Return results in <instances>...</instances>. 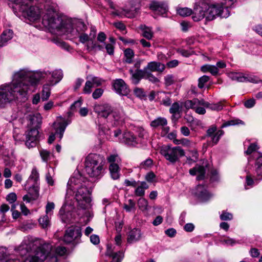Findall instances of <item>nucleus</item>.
Segmentation results:
<instances>
[{"label":"nucleus","instance_id":"obj_1","mask_svg":"<svg viewBox=\"0 0 262 262\" xmlns=\"http://www.w3.org/2000/svg\"><path fill=\"white\" fill-rule=\"evenodd\" d=\"M17 251L23 262H58L57 256L53 253L52 246L40 239L28 236L17 247Z\"/></svg>","mask_w":262,"mask_h":262},{"label":"nucleus","instance_id":"obj_2","mask_svg":"<svg viewBox=\"0 0 262 262\" xmlns=\"http://www.w3.org/2000/svg\"><path fill=\"white\" fill-rule=\"evenodd\" d=\"M17 72L21 86H27L25 97L31 90V87L35 85L40 80L45 79L47 83L53 86L58 83L63 77L62 71L60 69L52 71L43 70L34 72L28 68H24L17 71Z\"/></svg>","mask_w":262,"mask_h":262},{"label":"nucleus","instance_id":"obj_3","mask_svg":"<svg viewBox=\"0 0 262 262\" xmlns=\"http://www.w3.org/2000/svg\"><path fill=\"white\" fill-rule=\"evenodd\" d=\"M89 182L79 172L74 174L67 184V194L73 195L82 209L89 210L92 207Z\"/></svg>","mask_w":262,"mask_h":262},{"label":"nucleus","instance_id":"obj_4","mask_svg":"<svg viewBox=\"0 0 262 262\" xmlns=\"http://www.w3.org/2000/svg\"><path fill=\"white\" fill-rule=\"evenodd\" d=\"M56 4L46 2L44 5V14L42 16L43 25L53 34L58 35H64L66 25L64 23L68 19L62 18L57 13Z\"/></svg>","mask_w":262,"mask_h":262},{"label":"nucleus","instance_id":"obj_5","mask_svg":"<svg viewBox=\"0 0 262 262\" xmlns=\"http://www.w3.org/2000/svg\"><path fill=\"white\" fill-rule=\"evenodd\" d=\"M20 84L17 72L15 71L12 75L11 82L0 85V102H10L18 99L19 97H25L27 86H21Z\"/></svg>","mask_w":262,"mask_h":262},{"label":"nucleus","instance_id":"obj_6","mask_svg":"<svg viewBox=\"0 0 262 262\" xmlns=\"http://www.w3.org/2000/svg\"><path fill=\"white\" fill-rule=\"evenodd\" d=\"M217 16L223 18L229 16L227 10L221 13L220 10L215 6L209 5L203 0H199L195 2L192 10V18L195 21H199L204 18L207 20H212Z\"/></svg>","mask_w":262,"mask_h":262},{"label":"nucleus","instance_id":"obj_7","mask_svg":"<svg viewBox=\"0 0 262 262\" xmlns=\"http://www.w3.org/2000/svg\"><path fill=\"white\" fill-rule=\"evenodd\" d=\"M104 163L105 159L103 156L90 154L85 159V171L92 178H100L103 174Z\"/></svg>","mask_w":262,"mask_h":262},{"label":"nucleus","instance_id":"obj_8","mask_svg":"<svg viewBox=\"0 0 262 262\" xmlns=\"http://www.w3.org/2000/svg\"><path fill=\"white\" fill-rule=\"evenodd\" d=\"M66 25L64 35L69 38H76L80 34L84 32L87 30L85 24L80 19L66 20Z\"/></svg>","mask_w":262,"mask_h":262},{"label":"nucleus","instance_id":"obj_9","mask_svg":"<svg viewBox=\"0 0 262 262\" xmlns=\"http://www.w3.org/2000/svg\"><path fill=\"white\" fill-rule=\"evenodd\" d=\"M161 155L170 163L174 164L180 158L185 156L184 150L180 146L172 147L170 145L163 146L160 150Z\"/></svg>","mask_w":262,"mask_h":262},{"label":"nucleus","instance_id":"obj_10","mask_svg":"<svg viewBox=\"0 0 262 262\" xmlns=\"http://www.w3.org/2000/svg\"><path fill=\"white\" fill-rule=\"evenodd\" d=\"M23 9H19L18 13L30 21H35L40 19L41 16V10L38 7L33 6L32 2L29 4L24 5Z\"/></svg>","mask_w":262,"mask_h":262},{"label":"nucleus","instance_id":"obj_11","mask_svg":"<svg viewBox=\"0 0 262 262\" xmlns=\"http://www.w3.org/2000/svg\"><path fill=\"white\" fill-rule=\"evenodd\" d=\"M39 173L36 167H34L31 174L26 181L29 193H32L35 196L38 195L39 191Z\"/></svg>","mask_w":262,"mask_h":262},{"label":"nucleus","instance_id":"obj_12","mask_svg":"<svg viewBox=\"0 0 262 262\" xmlns=\"http://www.w3.org/2000/svg\"><path fill=\"white\" fill-rule=\"evenodd\" d=\"M207 102L203 99H193L188 100L184 103V106L186 109H193L195 112L200 115H203L206 113L204 107H206Z\"/></svg>","mask_w":262,"mask_h":262},{"label":"nucleus","instance_id":"obj_13","mask_svg":"<svg viewBox=\"0 0 262 262\" xmlns=\"http://www.w3.org/2000/svg\"><path fill=\"white\" fill-rule=\"evenodd\" d=\"M81 227L78 226H72L68 228L63 236V242L70 244L79 239L81 236Z\"/></svg>","mask_w":262,"mask_h":262},{"label":"nucleus","instance_id":"obj_14","mask_svg":"<svg viewBox=\"0 0 262 262\" xmlns=\"http://www.w3.org/2000/svg\"><path fill=\"white\" fill-rule=\"evenodd\" d=\"M126 115L122 108H114L107 122H110L114 126H118L122 124L125 121Z\"/></svg>","mask_w":262,"mask_h":262},{"label":"nucleus","instance_id":"obj_15","mask_svg":"<svg viewBox=\"0 0 262 262\" xmlns=\"http://www.w3.org/2000/svg\"><path fill=\"white\" fill-rule=\"evenodd\" d=\"M40 138L38 128H31L26 133L25 144L28 148L35 147Z\"/></svg>","mask_w":262,"mask_h":262},{"label":"nucleus","instance_id":"obj_16","mask_svg":"<svg viewBox=\"0 0 262 262\" xmlns=\"http://www.w3.org/2000/svg\"><path fill=\"white\" fill-rule=\"evenodd\" d=\"M114 109L111 105L107 103L95 104L94 107V112L100 117L107 119V121Z\"/></svg>","mask_w":262,"mask_h":262},{"label":"nucleus","instance_id":"obj_17","mask_svg":"<svg viewBox=\"0 0 262 262\" xmlns=\"http://www.w3.org/2000/svg\"><path fill=\"white\" fill-rule=\"evenodd\" d=\"M149 7L150 9L154 12L155 15L164 16V15L166 14L168 11L167 5L165 2L156 0L151 1Z\"/></svg>","mask_w":262,"mask_h":262},{"label":"nucleus","instance_id":"obj_18","mask_svg":"<svg viewBox=\"0 0 262 262\" xmlns=\"http://www.w3.org/2000/svg\"><path fill=\"white\" fill-rule=\"evenodd\" d=\"M112 86L114 91L120 95L126 96L130 92L128 85L122 79L113 80Z\"/></svg>","mask_w":262,"mask_h":262},{"label":"nucleus","instance_id":"obj_19","mask_svg":"<svg viewBox=\"0 0 262 262\" xmlns=\"http://www.w3.org/2000/svg\"><path fill=\"white\" fill-rule=\"evenodd\" d=\"M70 123L69 121L62 118L61 117H58L56 122H54V127L55 130V134L60 140L62 138L65 129Z\"/></svg>","mask_w":262,"mask_h":262},{"label":"nucleus","instance_id":"obj_20","mask_svg":"<svg viewBox=\"0 0 262 262\" xmlns=\"http://www.w3.org/2000/svg\"><path fill=\"white\" fill-rule=\"evenodd\" d=\"M195 195L202 201H206L209 200L212 194L208 192L205 186L199 185L195 188Z\"/></svg>","mask_w":262,"mask_h":262},{"label":"nucleus","instance_id":"obj_21","mask_svg":"<svg viewBox=\"0 0 262 262\" xmlns=\"http://www.w3.org/2000/svg\"><path fill=\"white\" fill-rule=\"evenodd\" d=\"M28 125L33 128H38L41 123L42 117L40 114H30L27 116Z\"/></svg>","mask_w":262,"mask_h":262},{"label":"nucleus","instance_id":"obj_22","mask_svg":"<svg viewBox=\"0 0 262 262\" xmlns=\"http://www.w3.org/2000/svg\"><path fill=\"white\" fill-rule=\"evenodd\" d=\"M119 141L131 146H135L138 144L136 138L129 132H124L123 134L122 138H119Z\"/></svg>","mask_w":262,"mask_h":262},{"label":"nucleus","instance_id":"obj_23","mask_svg":"<svg viewBox=\"0 0 262 262\" xmlns=\"http://www.w3.org/2000/svg\"><path fill=\"white\" fill-rule=\"evenodd\" d=\"M129 73L132 75V82L134 84H138L142 78L145 77L146 74L144 69L143 70H136L135 72L133 70L130 69Z\"/></svg>","mask_w":262,"mask_h":262},{"label":"nucleus","instance_id":"obj_24","mask_svg":"<svg viewBox=\"0 0 262 262\" xmlns=\"http://www.w3.org/2000/svg\"><path fill=\"white\" fill-rule=\"evenodd\" d=\"M106 255L112 258L113 260L111 262H121L124 257V254L122 251L114 252L111 245H107Z\"/></svg>","mask_w":262,"mask_h":262},{"label":"nucleus","instance_id":"obj_25","mask_svg":"<svg viewBox=\"0 0 262 262\" xmlns=\"http://www.w3.org/2000/svg\"><path fill=\"white\" fill-rule=\"evenodd\" d=\"M165 65L159 62L151 61L148 63L147 65L144 68L147 72H162L165 70Z\"/></svg>","mask_w":262,"mask_h":262},{"label":"nucleus","instance_id":"obj_26","mask_svg":"<svg viewBox=\"0 0 262 262\" xmlns=\"http://www.w3.org/2000/svg\"><path fill=\"white\" fill-rule=\"evenodd\" d=\"M141 237V232L140 230L134 228L128 232L127 241L128 243L132 244L139 241Z\"/></svg>","mask_w":262,"mask_h":262},{"label":"nucleus","instance_id":"obj_27","mask_svg":"<svg viewBox=\"0 0 262 262\" xmlns=\"http://www.w3.org/2000/svg\"><path fill=\"white\" fill-rule=\"evenodd\" d=\"M236 1V0H222L220 4H217L213 5V6H215L217 8V9L220 10L221 13H222L225 10H227L229 15L230 11L229 8L231 7Z\"/></svg>","mask_w":262,"mask_h":262},{"label":"nucleus","instance_id":"obj_28","mask_svg":"<svg viewBox=\"0 0 262 262\" xmlns=\"http://www.w3.org/2000/svg\"><path fill=\"white\" fill-rule=\"evenodd\" d=\"M13 36V32L11 29L3 31L0 38V48L5 46L7 42L11 40Z\"/></svg>","mask_w":262,"mask_h":262},{"label":"nucleus","instance_id":"obj_29","mask_svg":"<svg viewBox=\"0 0 262 262\" xmlns=\"http://www.w3.org/2000/svg\"><path fill=\"white\" fill-rule=\"evenodd\" d=\"M95 34L96 30L94 28H91V32L89 35L83 32L80 34L77 37H79V40L81 43H85L89 41L92 42L93 39L95 38Z\"/></svg>","mask_w":262,"mask_h":262},{"label":"nucleus","instance_id":"obj_30","mask_svg":"<svg viewBox=\"0 0 262 262\" xmlns=\"http://www.w3.org/2000/svg\"><path fill=\"white\" fill-rule=\"evenodd\" d=\"M254 171L257 179H262V154L260 155L257 158L255 163Z\"/></svg>","mask_w":262,"mask_h":262},{"label":"nucleus","instance_id":"obj_31","mask_svg":"<svg viewBox=\"0 0 262 262\" xmlns=\"http://www.w3.org/2000/svg\"><path fill=\"white\" fill-rule=\"evenodd\" d=\"M138 185L135 190V195L137 196L142 197L145 195V191L149 187L148 185L144 181H138Z\"/></svg>","mask_w":262,"mask_h":262},{"label":"nucleus","instance_id":"obj_32","mask_svg":"<svg viewBox=\"0 0 262 262\" xmlns=\"http://www.w3.org/2000/svg\"><path fill=\"white\" fill-rule=\"evenodd\" d=\"M139 29L142 31V35L147 40H151L154 37L152 28L145 25H141Z\"/></svg>","mask_w":262,"mask_h":262},{"label":"nucleus","instance_id":"obj_33","mask_svg":"<svg viewBox=\"0 0 262 262\" xmlns=\"http://www.w3.org/2000/svg\"><path fill=\"white\" fill-rule=\"evenodd\" d=\"M189 173L192 176L198 174L197 179L200 180L204 178L205 169L202 166H196L189 170Z\"/></svg>","mask_w":262,"mask_h":262},{"label":"nucleus","instance_id":"obj_34","mask_svg":"<svg viewBox=\"0 0 262 262\" xmlns=\"http://www.w3.org/2000/svg\"><path fill=\"white\" fill-rule=\"evenodd\" d=\"M108 169L111 178L113 180H118L120 178V168L119 164H111L109 165Z\"/></svg>","mask_w":262,"mask_h":262},{"label":"nucleus","instance_id":"obj_35","mask_svg":"<svg viewBox=\"0 0 262 262\" xmlns=\"http://www.w3.org/2000/svg\"><path fill=\"white\" fill-rule=\"evenodd\" d=\"M13 2L15 6L13 7L14 12L16 16H20V14L17 12V10L19 9H23L24 5L29 4L31 2V0H9Z\"/></svg>","mask_w":262,"mask_h":262},{"label":"nucleus","instance_id":"obj_36","mask_svg":"<svg viewBox=\"0 0 262 262\" xmlns=\"http://www.w3.org/2000/svg\"><path fill=\"white\" fill-rule=\"evenodd\" d=\"M167 125V121L164 117H158L152 120L150 124L151 127L153 128L162 127L163 126Z\"/></svg>","mask_w":262,"mask_h":262},{"label":"nucleus","instance_id":"obj_37","mask_svg":"<svg viewBox=\"0 0 262 262\" xmlns=\"http://www.w3.org/2000/svg\"><path fill=\"white\" fill-rule=\"evenodd\" d=\"M228 77L232 80L236 81L239 82H244V74L242 73L231 72L228 73Z\"/></svg>","mask_w":262,"mask_h":262},{"label":"nucleus","instance_id":"obj_38","mask_svg":"<svg viewBox=\"0 0 262 262\" xmlns=\"http://www.w3.org/2000/svg\"><path fill=\"white\" fill-rule=\"evenodd\" d=\"M201 70L203 72H210L212 75L215 76L219 73L217 67L214 65L206 64L202 67Z\"/></svg>","mask_w":262,"mask_h":262},{"label":"nucleus","instance_id":"obj_39","mask_svg":"<svg viewBox=\"0 0 262 262\" xmlns=\"http://www.w3.org/2000/svg\"><path fill=\"white\" fill-rule=\"evenodd\" d=\"M106 160L109 165L119 164L121 159L118 154H111L106 157Z\"/></svg>","mask_w":262,"mask_h":262},{"label":"nucleus","instance_id":"obj_40","mask_svg":"<svg viewBox=\"0 0 262 262\" xmlns=\"http://www.w3.org/2000/svg\"><path fill=\"white\" fill-rule=\"evenodd\" d=\"M52 85H49L48 83H46L43 85L42 91V100L45 101L47 100L50 96V86Z\"/></svg>","mask_w":262,"mask_h":262},{"label":"nucleus","instance_id":"obj_41","mask_svg":"<svg viewBox=\"0 0 262 262\" xmlns=\"http://www.w3.org/2000/svg\"><path fill=\"white\" fill-rule=\"evenodd\" d=\"M124 53L126 62L128 63H132L135 55L133 50L130 48H127L124 50Z\"/></svg>","mask_w":262,"mask_h":262},{"label":"nucleus","instance_id":"obj_42","mask_svg":"<svg viewBox=\"0 0 262 262\" xmlns=\"http://www.w3.org/2000/svg\"><path fill=\"white\" fill-rule=\"evenodd\" d=\"M86 79L89 81H90L91 84L94 86H98L102 84L103 80L102 79L98 77L89 76L87 77Z\"/></svg>","mask_w":262,"mask_h":262},{"label":"nucleus","instance_id":"obj_43","mask_svg":"<svg viewBox=\"0 0 262 262\" xmlns=\"http://www.w3.org/2000/svg\"><path fill=\"white\" fill-rule=\"evenodd\" d=\"M139 10V9L138 8L132 7L130 9H125L124 10V11L126 17L128 18H133L135 17V16L138 14Z\"/></svg>","mask_w":262,"mask_h":262},{"label":"nucleus","instance_id":"obj_44","mask_svg":"<svg viewBox=\"0 0 262 262\" xmlns=\"http://www.w3.org/2000/svg\"><path fill=\"white\" fill-rule=\"evenodd\" d=\"M86 50L89 52L94 50L101 51L103 49V46L100 45H98L92 41L91 44L88 43L86 45Z\"/></svg>","mask_w":262,"mask_h":262},{"label":"nucleus","instance_id":"obj_45","mask_svg":"<svg viewBox=\"0 0 262 262\" xmlns=\"http://www.w3.org/2000/svg\"><path fill=\"white\" fill-rule=\"evenodd\" d=\"M138 205L140 210L146 211L148 209V201L145 198L141 197L138 201Z\"/></svg>","mask_w":262,"mask_h":262},{"label":"nucleus","instance_id":"obj_46","mask_svg":"<svg viewBox=\"0 0 262 262\" xmlns=\"http://www.w3.org/2000/svg\"><path fill=\"white\" fill-rule=\"evenodd\" d=\"M158 94L160 95V99L162 98L163 99L162 100H160L161 101V103L165 106H169L170 105L171 103L170 99L165 93L161 92H159Z\"/></svg>","mask_w":262,"mask_h":262},{"label":"nucleus","instance_id":"obj_47","mask_svg":"<svg viewBox=\"0 0 262 262\" xmlns=\"http://www.w3.org/2000/svg\"><path fill=\"white\" fill-rule=\"evenodd\" d=\"M245 125V123L242 120L238 119H235L230 120L226 123H224L222 125V127H225L229 125Z\"/></svg>","mask_w":262,"mask_h":262},{"label":"nucleus","instance_id":"obj_48","mask_svg":"<svg viewBox=\"0 0 262 262\" xmlns=\"http://www.w3.org/2000/svg\"><path fill=\"white\" fill-rule=\"evenodd\" d=\"M38 222L43 228H47L50 225L49 218L47 214L40 217Z\"/></svg>","mask_w":262,"mask_h":262},{"label":"nucleus","instance_id":"obj_49","mask_svg":"<svg viewBox=\"0 0 262 262\" xmlns=\"http://www.w3.org/2000/svg\"><path fill=\"white\" fill-rule=\"evenodd\" d=\"M178 13L182 16H188L192 15V10L188 8H180L177 10Z\"/></svg>","mask_w":262,"mask_h":262},{"label":"nucleus","instance_id":"obj_50","mask_svg":"<svg viewBox=\"0 0 262 262\" xmlns=\"http://www.w3.org/2000/svg\"><path fill=\"white\" fill-rule=\"evenodd\" d=\"M224 131L222 130H219L211 137V140L212 142L216 144L219 141L220 138L223 135Z\"/></svg>","mask_w":262,"mask_h":262},{"label":"nucleus","instance_id":"obj_51","mask_svg":"<svg viewBox=\"0 0 262 262\" xmlns=\"http://www.w3.org/2000/svg\"><path fill=\"white\" fill-rule=\"evenodd\" d=\"M62 209L61 208L59 211V213L61 215V217L62 222L66 223H70L71 222L72 213L69 212L66 214H62Z\"/></svg>","mask_w":262,"mask_h":262},{"label":"nucleus","instance_id":"obj_52","mask_svg":"<svg viewBox=\"0 0 262 262\" xmlns=\"http://www.w3.org/2000/svg\"><path fill=\"white\" fill-rule=\"evenodd\" d=\"M244 78L245 79L244 80V82H250L256 83H258L259 81L258 77H257L255 76L252 75H249V74L245 75L244 74Z\"/></svg>","mask_w":262,"mask_h":262},{"label":"nucleus","instance_id":"obj_53","mask_svg":"<svg viewBox=\"0 0 262 262\" xmlns=\"http://www.w3.org/2000/svg\"><path fill=\"white\" fill-rule=\"evenodd\" d=\"M206 108H209V109L212 111H219L223 109V106L220 103H217L215 104H210L208 102H207Z\"/></svg>","mask_w":262,"mask_h":262},{"label":"nucleus","instance_id":"obj_54","mask_svg":"<svg viewBox=\"0 0 262 262\" xmlns=\"http://www.w3.org/2000/svg\"><path fill=\"white\" fill-rule=\"evenodd\" d=\"M39 154L43 161L47 162L50 159L51 153L49 151L42 149L39 150Z\"/></svg>","mask_w":262,"mask_h":262},{"label":"nucleus","instance_id":"obj_55","mask_svg":"<svg viewBox=\"0 0 262 262\" xmlns=\"http://www.w3.org/2000/svg\"><path fill=\"white\" fill-rule=\"evenodd\" d=\"M220 242L224 245L228 246H233V245L237 243L238 242L233 238H231L229 237H227L225 238L222 239Z\"/></svg>","mask_w":262,"mask_h":262},{"label":"nucleus","instance_id":"obj_56","mask_svg":"<svg viewBox=\"0 0 262 262\" xmlns=\"http://www.w3.org/2000/svg\"><path fill=\"white\" fill-rule=\"evenodd\" d=\"M94 86L91 84V82L87 79L83 89V93L90 94L92 93V88Z\"/></svg>","mask_w":262,"mask_h":262},{"label":"nucleus","instance_id":"obj_57","mask_svg":"<svg viewBox=\"0 0 262 262\" xmlns=\"http://www.w3.org/2000/svg\"><path fill=\"white\" fill-rule=\"evenodd\" d=\"M123 208L127 212H130L135 209V203L133 200L129 199L128 204H124Z\"/></svg>","mask_w":262,"mask_h":262},{"label":"nucleus","instance_id":"obj_58","mask_svg":"<svg viewBox=\"0 0 262 262\" xmlns=\"http://www.w3.org/2000/svg\"><path fill=\"white\" fill-rule=\"evenodd\" d=\"M7 249L4 247H0V260L4 261L8 258Z\"/></svg>","mask_w":262,"mask_h":262},{"label":"nucleus","instance_id":"obj_59","mask_svg":"<svg viewBox=\"0 0 262 262\" xmlns=\"http://www.w3.org/2000/svg\"><path fill=\"white\" fill-rule=\"evenodd\" d=\"M67 252V250L65 247H57L55 249H53V253L55 255L62 256Z\"/></svg>","mask_w":262,"mask_h":262},{"label":"nucleus","instance_id":"obj_60","mask_svg":"<svg viewBox=\"0 0 262 262\" xmlns=\"http://www.w3.org/2000/svg\"><path fill=\"white\" fill-rule=\"evenodd\" d=\"M209 80V77L208 76L204 75L201 77L198 80V87L202 89L204 86L205 83L208 82Z\"/></svg>","mask_w":262,"mask_h":262},{"label":"nucleus","instance_id":"obj_61","mask_svg":"<svg viewBox=\"0 0 262 262\" xmlns=\"http://www.w3.org/2000/svg\"><path fill=\"white\" fill-rule=\"evenodd\" d=\"M232 214L225 211H223L220 215V219L223 221H229L232 220Z\"/></svg>","mask_w":262,"mask_h":262},{"label":"nucleus","instance_id":"obj_62","mask_svg":"<svg viewBox=\"0 0 262 262\" xmlns=\"http://www.w3.org/2000/svg\"><path fill=\"white\" fill-rule=\"evenodd\" d=\"M165 84L166 86L172 85L175 81L174 78L172 75H167L164 77Z\"/></svg>","mask_w":262,"mask_h":262},{"label":"nucleus","instance_id":"obj_63","mask_svg":"<svg viewBox=\"0 0 262 262\" xmlns=\"http://www.w3.org/2000/svg\"><path fill=\"white\" fill-rule=\"evenodd\" d=\"M180 111V107L179 104L177 102L173 103L170 108L169 112L171 114H176L179 113Z\"/></svg>","mask_w":262,"mask_h":262},{"label":"nucleus","instance_id":"obj_64","mask_svg":"<svg viewBox=\"0 0 262 262\" xmlns=\"http://www.w3.org/2000/svg\"><path fill=\"white\" fill-rule=\"evenodd\" d=\"M104 91L101 88L96 89L92 94V97L94 99H97L101 97Z\"/></svg>","mask_w":262,"mask_h":262}]
</instances>
